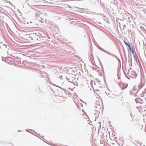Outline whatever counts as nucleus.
Returning a JSON list of instances; mask_svg holds the SVG:
<instances>
[{
    "instance_id": "1",
    "label": "nucleus",
    "mask_w": 146,
    "mask_h": 146,
    "mask_svg": "<svg viewBox=\"0 0 146 146\" xmlns=\"http://www.w3.org/2000/svg\"><path fill=\"white\" fill-rule=\"evenodd\" d=\"M127 46L129 47V48L131 50L132 49V48L130 46V44H127Z\"/></svg>"
},
{
    "instance_id": "2",
    "label": "nucleus",
    "mask_w": 146,
    "mask_h": 146,
    "mask_svg": "<svg viewBox=\"0 0 146 146\" xmlns=\"http://www.w3.org/2000/svg\"><path fill=\"white\" fill-rule=\"evenodd\" d=\"M134 58H135V60L136 61H137V60L138 59V58L137 56L136 55L134 56Z\"/></svg>"
},
{
    "instance_id": "3",
    "label": "nucleus",
    "mask_w": 146,
    "mask_h": 146,
    "mask_svg": "<svg viewBox=\"0 0 146 146\" xmlns=\"http://www.w3.org/2000/svg\"><path fill=\"white\" fill-rule=\"evenodd\" d=\"M125 44L127 45V43L125 41Z\"/></svg>"
}]
</instances>
